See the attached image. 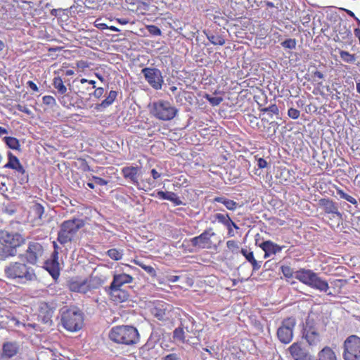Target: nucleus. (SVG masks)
<instances>
[{
    "label": "nucleus",
    "mask_w": 360,
    "mask_h": 360,
    "mask_svg": "<svg viewBox=\"0 0 360 360\" xmlns=\"http://www.w3.org/2000/svg\"><path fill=\"white\" fill-rule=\"evenodd\" d=\"M105 291L109 295L110 299L116 303L126 302L129 297V293L127 290L113 285H110L105 289Z\"/></svg>",
    "instance_id": "a211bd4d"
},
{
    "label": "nucleus",
    "mask_w": 360,
    "mask_h": 360,
    "mask_svg": "<svg viewBox=\"0 0 360 360\" xmlns=\"http://www.w3.org/2000/svg\"><path fill=\"white\" fill-rule=\"evenodd\" d=\"M295 326L296 319L294 316L287 317L282 320L276 332L277 338L281 342L288 344L292 340Z\"/></svg>",
    "instance_id": "9d476101"
},
{
    "label": "nucleus",
    "mask_w": 360,
    "mask_h": 360,
    "mask_svg": "<svg viewBox=\"0 0 360 360\" xmlns=\"http://www.w3.org/2000/svg\"><path fill=\"white\" fill-rule=\"evenodd\" d=\"M288 115L289 117H290L293 120H296L300 117V110H298L294 108H290L288 110Z\"/></svg>",
    "instance_id": "3c124183"
},
{
    "label": "nucleus",
    "mask_w": 360,
    "mask_h": 360,
    "mask_svg": "<svg viewBox=\"0 0 360 360\" xmlns=\"http://www.w3.org/2000/svg\"><path fill=\"white\" fill-rule=\"evenodd\" d=\"M80 85L77 86L78 93L82 95L87 94L91 89L96 88V82L82 78L79 80Z\"/></svg>",
    "instance_id": "cd10ccee"
},
{
    "label": "nucleus",
    "mask_w": 360,
    "mask_h": 360,
    "mask_svg": "<svg viewBox=\"0 0 360 360\" xmlns=\"http://www.w3.org/2000/svg\"><path fill=\"white\" fill-rule=\"evenodd\" d=\"M76 65L78 68L84 70L89 67V63L86 60H81L77 62Z\"/></svg>",
    "instance_id": "bf43d9fd"
},
{
    "label": "nucleus",
    "mask_w": 360,
    "mask_h": 360,
    "mask_svg": "<svg viewBox=\"0 0 360 360\" xmlns=\"http://www.w3.org/2000/svg\"><path fill=\"white\" fill-rule=\"evenodd\" d=\"M7 155L8 162L4 165V168L13 169L15 173L18 174V175H21V184L23 182H28L29 175L26 172L25 169L17 156L13 155L11 152H8Z\"/></svg>",
    "instance_id": "4468645a"
},
{
    "label": "nucleus",
    "mask_w": 360,
    "mask_h": 360,
    "mask_svg": "<svg viewBox=\"0 0 360 360\" xmlns=\"http://www.w3.org/2000/svg\"><path fill=\"white\" fill-rule=\"evenodd\" d=\"M104 94V89L103 87L95 88L93 96L96 98H100Z\"/></svg>",
    "instance_id": "4d7b16f0"
},
{
    "label": "nucleus",
    "mask_w": 360,
    "mask_h": 360,
    "mask_svg": "<svg viewBox=\"0 0 360 360\" xmlns=\"http://www.w3.org/2000/svg\"><path fill=\"white\" fill-rule=\"evenodd\" d=\"M84 224V221L81 219L75 218L64 221L60 226L57 240L62 245L71 242Z\"/></svg>",
    "instance_id": "39448f33"
},
{
    "label": "nucleus",
    "mask_w": 360,
    "mask_h": 360,
    "mask_svg": "<svg viewBox=\"0 0 360 360\" xmlns=\"http://www.w3.org/2000/svg\"><path fill=\"white\" fill-rule=\"evenodd\" d=\"M53 85L59 94H65L66 93L67 87L64 85L63 81L60 77H55L53 78Z\"/></svg>",
    "instance_id": "f704fd0d"
},
{
    "label": "nucleus",
    "mask_w": 360,
    "mask_h": 360,
    "mask_svg": "<svg viewBox=\"0 0 360 360\" xmlns=\"http://www.w3.org/2000/svg\"><path fill=\"white\" fill-rule=\"evenodd\" d=\"M216 236L212 228L205 229L201 234L190 240H185L181 248L188 252H193V249L188 248L191 245L201 249H210L214 246L212 238Z\"/></svg>",
    "instance_id": "0eeeda50"
},
{
    "label": "nucleus",
    "mask_w": 360,
    "mask_h": 360,
    "mask_svg": "<svg viewBox=\"0 0 360 360\" xmlns=\"http://www.w3.org/2000/svg\"><path fill=\"white\" fill-rule=\"evenodd\" d=\"M288 351L294 360H317L300 342H294L288 348Z\"/></svg>",
    "instance_id": "f3484780"
},
{
    "label": "nucleus",
    "mask_w": 360,
    "mask_h": 360,
    "mask_svg": "<svg viewBox=\"0 0 360 360\" xmlns=\"http://www.w3.org/2000/svg\"><path fill=\"white\" fill-rule=\"evenodd\" d=\"M336 193L340 196V198L347 200L351 204L355 205L356 207L358 205V202L355 198L352 195L346 193L342 189L339 187H335Z\"/></svg>",
    "instance_id": "72a5a7b5"
},
{
    "label": "nucleus",
    "mask_w": 360,
    "mask_h": 360,
    "mask_svg": "<svg viewBox=\"0 0 360 360\" xmlns=\"http://www.w3.org/2000/svg\"><path fill=\"white\" fill-rule=\"evenodd\" d=\"M342 358L344 360H360V337L348 336L343 342Z\"/></svg>",
    "instance_id": "1a4fd4ad"
},
{
    "label": "nucleus",
    "mask_w": 360,
    "mask_h": 360,
    "mask_svg": "<svg viewBox=\"0 0 360 360\" xmlns=\"http://www.w3.org/2000/svg\"><path fill=\"white\" fill-rule=\"evenodd\" d=\"M354 34L355 37L359 39V44H360V20H359L358 27H356L354 30Z\"/></svg>",
    "instance_id": "338daca9"
},
{
    "label": "nucleus",
    "mask_w": 360,
    "mask_h": 360,
    "mask_svg": "<svg viewBox=\"0 0 360 360\" xmlns=\"http://www.w3.org/2000/svg\"><path fill=\"white\" fill-rule=\"evenodd\" d=\"M214 219L223 225H229L231 223V217L228 214L217 213L214 214Z\"/></svg>",
    "instance_id": "a19ab883"
},
{
    "label": "nucleus",
    "mask_w": 360,
    "mask_h": 360,
    "mask_svg": "<svg viewBox=\"0 0 360 360\" xmlns=\"http://www.w3.org/2000/svg\"><path fill=\"white\" fill-rule=\"evenodd\" d=\"M132 262L135 264L136 265H138L139 266L141 267L143 270H145L148 274L154 276H155V270L154 268L151 266H148L144 264L139 259H133Z\"/></svg>",
    "instance_id": "4c0bfd02"
},
{
    "label": "nucleus",
    "mask_w": 360,
    "mask_h": 360,
    "mask_svg": "<svg viewBox=\"0 0 360 360\" xmlns=\"http://www.w3.org/2000/svg\"><path fill=\"white\" fill-rule=\"evenodd\" d=\"M58 254L52 252L51 258L45 262V268L54 279H57L60 275V267L58 262Z\"/></svg>",
    "instance_id": "6ab92c4d"
},
{
    "label": "nucleus",
    "mask_w": 360,
    "mask_h": 360,
    "mask_svg": "<svg viewBox=\"0 0 360 360\" xmlns=\"http://www.w3.org/2000/svg\"><path fill=\"white\" fill-rule=\"evenodd\" d=\"M134 277L126 273L115 274L112 277V281L110 285L117 288H123L122 287L126 284H130L133 282Z\"/></svg>",
    "instance_id": "5701e85b"
},
{
    "label": "nucleus",
    "mask_w": 360,
    "mask_h": 360,
    "mask_svg": "<svg viewBox=\"0 0 360 360\" xmlns=\"http://www.w3.org/2000/svg\"><path fill=\"white\" fill-rule=\"evenodd\" d=\"M281 271L287 278H292L295 274V278L300 282L320 292H327L329 289L328 281L311 269L302 268L295 272L291 266L282 265Z\"/></svg>",
    "instance_id": "f257e3e1"
},
{
    "label": "nucleus",
    "mask_w": 360,
    "mask_h": 360,
    "mask_svg": "<svg viewBox=\"0 0 360 360\" xmlns=\"http://www.w3.org/2000/svg\"><path fill=\"white\" fill-rule=\"evenodd\" d=\"M86 283L87 292L99 288L103 283V281L101 277L91 274L89 276L84 278Z\"/></svg>",
    "instance_id": "a878e982"
},
{
    "label": "nucleus",
    "mask_w": 360,
    "mask_h": 360,
    "mask_svg": "<svg viewBox=\"0 0 360 360\" xmlns=\"http://www.w3.org/2000/svg\"><path fill=\"white\" fill-rule=\"evenodd\" d=\"M208 40L214 45L222 46L225 44V39L222 36L219 34L207 35Z\"/></svg>",
    "instance_id": "58836bf2"
},
{
    "label": "nucleus",
    "mask_w": 360,
    "mask_h": 360,
    "mask_svg": "<svg viewBox=\"0 0 360 360\" xmlns=\"http://www.w3.org/2000/svg\"><path fill=\"white\" fill-rule=\"evenodd\" d=\"M34 214L39 219H42L44 214V207L40 203L36 202L32 207Z\"/></svg>",
    "instance_id": "37998d69"
},
{
    "label": "nucleus",
    "mask_w": 360,
    "mask_h": 360,
    "mask_svg": "<svg viewBox=\"0 0 360 360\" xmlns=\"http://www.w3.org/2000/svg\"><path fill=\"white\" fill-rule=\"evenodd\" d=\"M145 79L149 85L155 90L162 89L164 84V78L162 72L155 68H145L141 70Z\"/></svg>",
    "instance_id": "f8f14e48"
},
{
    "label": "nucleus",
    "mask_w": 360,
    "mask_h": 360,
    "mask_svg": "<svg viewBox=\"0 0 360 360\" xmlns=\"http://www.w3.org/2000/svg\"><path fill=\"white\" fill-rule=\"evenodd\" d=\"M146 29L148 32L153 36H160L162 34V32L160 29L154 25H150L146 26Z\"/></svg>",
    "instance_id": "de8ad7c7"
},
{
    "label": "nucleus",
    "mask_w": 360,
    "mask_h": 360,
    "mask_svg": "<svg viewBox=\"0 0 360 360\" xmlns=\"http://www.w3.org/2000/svg\"><path fill=\"white\" fill-rule=\"evenodd\" d=\"M63 327L70 332L80 330L84 325V314L75 307L63 310L60 319Z\"/></svg>",
    "instance_id": "20e7f679"
},
{
    "label": "nucleus",
    "mask_w": 360,
    "mask_h": 360,
    "mask_svg": "<svg viewBox=\"0 0 360 360\" xmlns=\"http://www.w3.org/2000/svg\"><path fill=\"white\" fill-rule=\"evenodd\" d=\"M226 246L233 252L239 249L238 242L233 240H228L226 242Z\"/></svg>",
    "instance_id": "8fccbe9b"
},
{
    "label": "nucleus",
    "mask_w": 360,
    "mask_h": 360,
    "mask_svg": "<svg viewBox=\"0 0 360 360\" xmlns=\"http://www.w3.org/2000/svg\"><path fill=\"white\" fill-rule=\"evenodd\" d=\"M259 246L264 252V258L280 252L283 248V246H280L271 240L264 241Z\"/></svg>",
    "instance_id": "4be33fe9"
},
{
    "label": "nucleus",
    "mask_w": 360,
    "mask_h": 360,
    "mask_svg": "<svg viewBox=\"0 0 360 360\" xmlns=\"http://www.w3.org/2000/svg\"><path fill=\"white\" fill-rule=\"evenodd\" d=\"M15 108L18 109L19 111L22 112L28 115H32V111L30 109L28 108V107L25 105L22 104H17L15 105Z\"/></svg>",
    "instance_id": "5fc2aeb1"
},
{
    "label": "nucleus",
    "mask_w": 360,
    "mask_h": 360,
    "mask_svg": "<svg viewBox=\"0 0 360 360\" xmlns=\"http://www.w3.org/2000/svg\"><path fill=\"white\" fill-rule=\"evenodd\" d=\"M19 352V345L16 342H6L2 346V355L6 358H12Z\"/></svg>",
    "instance_id": "b1692460"
},
{
    "label": "nucleus",
    "mask_w": 360,
    "mask_h": 360,
    "mask_svg": "<svg viewBox=\"0 0 360 360\" xmlns=\"http://www.w3.org/2000/svg\"><path fill=\"white\" fill-rule=\"evenodd\" d=\"M177 112L178 109L168 101L159 100L152 105L151 113L160 120L170 121L176 117Z\"/></svg>",
    "instance_id": "6e6552de"
},
{
    "label": "nucleus",
    "mask_w": 360,
    "mask_h": 360,
    "mask_svg": "<svg viewBox=\"0 0 360 360\" xmlns=\"http://www.w3.org/2000/svg\"><path fill=\"white\" fill-rule=\"evenodd\" d=\"M95 26L100 30H106L108 27V25L105 23L99 22L98 20H96Z\"/></svg>",
    "instance_id": "e2e57ef3"
},
{
    "label": "nucleus",
    "mask_w": 360,
    "mask_h": 360,
    "mask_svg": "<svg viewBox=\"0 0 360 360\" xmlns=\"http://www.w3.org/2000/svg\"><path fill=\"white\" fill-rule=\"evenodd\" d=\"M176 180L177 181L174 184L176 186L188 187L189 186V181L184 175L179 176Z\"/></svg>",
    "instance_id": "49530a36"
},
{
    "label": "nucleus",
    "mask_w": 360,
    "mask_h": 360,
    "mask_svg": "<svg viewBox=\"0 0 360 360\" xmlns=\"http://www.w3.org/2000/svg\"><path fill=\"white\" fill-rule=\"evenodd\" d=\"M43 103L46 105H51L55 103V98L51 96H44L42 98Z\"/></svg>",
    "instance_id": "13d9d810"
},
{
    "label": "nucleus",
    "mask_w": 360,
    "mask_h": 360,
    "mask_svg": "<svg viewBox=\"0 0 360 360\" xmlns=\"http://www.w3.org/2000/svg\"><path fill=\"white\" fill-rule=\"evenodd\" d=\"M109 338L114 342L131 345L139 340L138 330L131 326H117L112 327L109 333Z\"/></svg>",
    "instance_id": "f03ea898"
},
{
    "label": "nucleus",
    "mask_w": 360,
    "mask_h": 360,
    "mask_svg": "<svg viewBox=\"0 0 360 360\" xmlns=\"http://www.w3.org/2000/svg\"><path fill=\"white\" fill-rule=\"evenodd\" d=\"M6 276L10 279H19L23 282L32 281L37 278L34 269L25 263L11 262L5 267Z\"/></svg>",
    "instance_id": "7ed1b4c3"
},
{
    "label": "nucleus",
    "mask_w": 360,
    "mask_h": 360,
    "mask_svg": "<svg viewBox=\"0 0 360 360\" xmlns=\"http://www.w3.org/2000/svg\"><path fill=\"white\" fill-rule=\"evenodd\" d=\"M56 309V303L52 302H41L38 307V318L42 323L51 326L52 318Z\"/></svg>",
    "instance_id": "ddd939ff"
},
{
    "label": "nucleus",
    "mask_w": 360,
    "mask_h": 360,
    "mask_svg": "<svg viewBox=\"0 0 360 360\" xmlns=\"http://www.w3.org/2000/svg\"><path fill=\"white\" fill-rule=\"evenodd\" d=\"M4 139L8 148L13 150H18L20 148V145L18 139L12 136H6Z\"/></svg>",
    "instance_id": "c9c22d12"
},
{
    "label": "nucleus",
    "mask_w": 360,
    "mask_h": 360,
    "mask_svg": "<svg viewBox=\"0 0 360 360\" xmlns=\"http://www.w3.org/2000/svg\"><path fill=\"white\" fill-rule=\"evenodd\" d=\"M157 197H158L160 199L169 200L172 202L174 205H184L180 198L175 193L172 191L165 192L162 191H158L157 192Z\"/></svg>",
    "instance_id": "393cba45"
},
{
    "label": "nucleus",
    "mask_w": 360,
    "mask_h": 360,
    "mask_svg": "<svg viewBox=\"0 0 360 360\" xmlns=\"http://www.w3.org/2000/svg\"><path fill=\"white\" fill-rule=\"evenodd\" d=\"M91 179L94 181L95 184L99 186H106L108 184V181L96 176H93Z\"/></svg>",
    "instance_id": "6e6d98bb"
},
{
    "label": "nucleus",
    "mask_w": 360,
    "mask_h": 360,
    "mask_svg": "<svg viewBox=\"0 0 360 360\" xmlns=\"http://www.w3.org/2000/svg\"><path fill=\"white\" fill-rule=\"evenodd\" d=\"M44 254V249L39 242H30L25 254L20 255L21 259L24 258L28 264L34 265Z\"/></svg>",
    "instance_id": "9b49d317"
},
{
    "label": "nucleus",
    "mask_w": 360,
    "mask_h": 360,
    "mask_svg": "<svg viewBox=\"0 0 360 360\" xmlns=\"http://www.w3.org/2000/svg\"><path fill=\"white\" fill-rule=\"evenodd\" d=\"M185 330L189 332L188 326L186 325V321H181V325L174 329L173 332V338L176 341L181 343L186 342Z\"/></svg>",
    "instance_id": "c85d7f7f"
},
{
    "label": "nucleus",
    "mask_w": 360,
    "mask_h": 360,
    "mask_svg": "<svg viewBox=\"0 0 360 360\" xmlns=\"http://www.w3.org/2000/svg\"><path fill=\"white\" fill-rule=\"evenodd\" d=\"M213 202L223 204L229 210L233 211L238 207V203L233 200L228 199L225 197L217 196L213 199Z\"/></svg>",
    "instance_id": "2f4dec72"
},
{
    "label": "nucleus",
    "mask_w": 360,
    "mask_h": 360,
    "mask_svg": "<svg viewBox=\"0 0 360 360\" xmlns=\"http://www.w3.org/2000/svg\"><path fill=\"white\" fill-rule=\"evenodd\" d=\"M305 339L310 345H316L320 342L319 334L312 330H308L305 334Z\"/></svg>",
    "instance_id": "473e14b6"
},
{
    "label": "nucleus",
    "mask_w": 360,
    "mask_h": 360,
    "mask_svg": "<svg viewBox=\"0 0 360 360\" xmlns=\"http://www.w3.org/2000/svg\"><path fill=\"white\" fill-rule=\"evenodd\" d=\"M250 263L252 264L254 271H257L261 267L259 262H258L255 258Z\"/></svg>",
    "instance_id": "680f3d73"
},
{
    "label": "nucleus",
    "mask_w": 360,
    "mask_h": 360,
    "mask_svg": "<svg viewBox=\"0 0 360 360\" xmlns=\"http://www.w3.org/2000/svg\"><path fill=\"white\" fill-rule=\"evenodd\" d=\"M297 41L295 39H287L281 43V46L285 49H295L296 48Z\"/></svg>",
    "instance_id": "a18cd8bd"
},
{
    "label": "nucleus",
    "mask_w": 360,
    "mask_h": 360,
    "mask_svg": "<svg viewBox=\"0 0 360 360\" xmlns=\"http://www.w3.org/2000/svg\"><path fill=\"white\" fill-rule=\"evenodd\" d=\"M58 254L52 252L51 258L45 262V268L54 279H57L60 275V267L58 262Z\"/></svg>",
    "instance_id": "aec40b11"
},
{
    "label": "nucleus",
    "mask_w": 360,
    "mask_h": 360,
    "mask_svg": "<svg viewBox=\"0 0 360 360\" xmlns=\"http://www.w3.org/2000/svg\"><path fill=\"white\" fill-rule=\"evenodd\" d=\"M317 360H338V357L331 347L326 346L319 352Z\"/></svg>",
    "instance_id": "c756f323"
},
{
    "label": "nucleus",
    "mask_w": 360,
    "mask_h": 360,
    "mask_svg": "<svg viewBox=\"0 0 360 360\" xmlns=\"http://www.w3.org/2000/svg\"><path fill=\"white\" fill-rule=\"evenodd\" d=\"M86 285V283H85L84 279H82L81 277L76 276L71 278L68 281L67 285L68 289L72 292L86 294L88 292Z\"/></svg>",
    "instance_id": "412c9836"
},
{
    "label": "nucleus",
    "mask_w": 360,
    "mask_h": 360,
    "mask_svg": "<svg viewBox=\"0 0 360 360\" xmlns=\"http://www.w3.org/2000/svg\"><path fill=\"white\" fill-rule=\"evenodd\" d=\"M117 96V91L111 90L108 96L101 103L96 105L95 109L101 110L102 108H106L112 105Z\"/></svg>",
    "instance_id": "7c9ffc66"
},
{
    "label": "nucleus",
    "mask_w": 360,
    "mask_h": 360,
    "mask_svg": "<svg viewBox=\"0 0 360 360\" xmlns=\"http://www.w3.org/2000/svg\"><path fill=\"white\" fill-rule=\"evenodd\" d=\"M319 206L326 214H330V219H336L338 224L342 220V215L338 210L337 204L330 198H321L319 200Z\"/></svg>",
    "instance_id": "dca6fc26"
},
{
    "label": "nucleus",
    "mask_w": 360,
    "mask_h": 360,
    "mask_svg": "<svg viewBox=\"0 0 360 360\" xmlns=\"http://www.w3.org/2000/svg\"><path fill=\"white\" fill-rule=\"evenodd\" d=\"M339 54L340 58L345 63H353L356 60L355 55L352 54L347 51L339 50Z\"/></svg>",
    "instance_id": "e433bc0d"
},
{
    "label": "nucleus",
    "mask_w": 360,
    "mask_h": 360,
    "mask_svg": "<svg viewBox=\"0 0 360 360\" xmlns=\"http://www.w3.org/2000/svg\"><path fill=\"white\" fill-rule=\"evenodd\" d=\"M107 255L115 261L120 260L122 258V252L116 249L112 248L107 251Z\"/></svg>",
    "instance_id": "ea45409f"
},
{
    "label": "nucleus",
    "mask_w": 360,
    "mask_h": 360,
    "mask_svg": "<svg viewBox=\"0 0 360 360\" xmlns=\"http://www.w3.org/2000/svg\"><path fill=\"white\" fill-rule=\"evenodd\" d=\"M20 325L22 326L26 329L32 328L36 331L40 330L39 326L37 323H22L18 321L16 322V326H20Z\"/></svg>",
    "instance_id": "09e8293b"
},
{
    "label": "nucleus",
    "mask_w": 360,
    "mask_h": 360,
    "mask_svg": "<svg viewBox=\"0 0 360 360\" xmlns=\"http://www.w3.org/2000/svg\"><path fill=\"white\" fill-rule=\"evenodd\" d=\"M240 252L249 262H250L255 258L253 252L248 251L246 249L242 248Z\"/></svg>",
    "instance_id": "864d4df0"
},
{
    "label": "nucleus",
    "mask_w": 360,
    "mask_h": 360,
    "mask_svg": "<svg viewBox=\"0 0 360 360\" xmlns=\"http://www.w3.org/2000/svg\"><path fill=\"white\" fill-rule=\"evenodd\" d=\"M28 86L34 91H38V86L37 85L32 81H28L27 82Z\"/></svg>",
    "instance_id": "0e129e2a"
},
{
    "label": "nucleus",
    "mask_w": 360,
    "mask_h": 360,
    "mask_svg": "<svg viewBox=\"0 0 360 360\" xmlns=\"http://www.w3.org/2000/svg\"><path fill=\"white\" fill-rule=\"evenodd\" d=\"M173 307L163 301H158L153 310V314L159 321H167L172 318Z\"/></svg>",
    "instance_id": "2eb2a0df"
},
{
    "label": "nucleus",
    "mask_w": 360,
    "mask_h": 360,
    "mask_svg": "<svg viewBox=\"0 0 360 360\" xmlns=\"http://www.w3.org/2000/svg\"><path fill=\"white\" fill-rule=\"evenodd\" d=\"M225 226L228 230V235L231 237L234 236L233 228L238 229V226L232 219L231 220V223L229 225H226Z\"/></svg>",
    "instance_id": "603ef678"
},
{
    "label": "nucleus",
    "mask_w": 360,
    "mask_h": 360,
    "mask_svg": "<svg viewBox=\"0 0 360 360\" xmlns=\"http://www.w3.org/2000/svg\"><path fill=\"white\" fill-rule=\"evenodd\" d=\"M261 111L264 112H269L270 117H272L273 115H276L277 117L279 115V110L278 106L276 104H271L269 107L264 108L261 109Z\"/></svg>",
    "instance_id": "c03bdc74"
},
{
    "label": "nucleus",
    "mask_w": 360,
    "mask_h": 360,
    "mask_svg": "<svg viewBox=\"0 0 360 360\" xmlns=\"http://www.w3.org/2000/svg\"><path fill=\"white\" fill-rule=\"evenodd\" d=\"M162 360H177L176 354H169L167 355Z\"/></svg>",
    "instance_id": "774afa93"
},
{
    "label": "nucleus",
    "mask_w": 360,
    "mask_h": 360,
    "mask_svg": "<svg viewBox=\"0 0 360 360\" xmlns=\"http://www.w3.org/2000/svg\"><path fill=\"white\" fill-rule=\"evenodd\" d=\"M122 174L126 179H130L134 184L137 183L138 167H124L121 170Z\"/></svg>",
    "instance_id": "bb28decb"
},
{
    "label": "nucleus",
    "mask_w": 360,
    "mask_h": 360,
    "mask_svg": "<svg viewBox=\"0 0 360 360\" xmlns=\"http://www.w3.org/2000/svg\"><path fill=\"white\" fill-rule=\"evenodd\" d=\"M257 166L260 169L265 168L267 166V162L264 158H259L257 160Z\"/></svg>",
    "instance_id": "052dcab7"
},
{
    "label": "nucleus",
    "mask_w": 360,
    "mask_h": 360,
    "mask_svg": "<svg viewBox=\"0 0 360 360\" xmlns=\"http://www.w3.org/2000/svg\"><path fill=\"white\" fill-rule=\"evenodd\" d=\"M203 97L207 100L212 106L219 105L223 101V98L221 96H212L208 94H205Z\"/></svg>",
    "instance_id": "79ce46f5"
},
{
    "label": "nucleus",
    "mask_w": 360,
    "mask_h": 360,
    "mask_svg": "<svg viewBox=\"0 0 360 360\" xmlns=\"http://www.w3.org/2000/svg\"><path fill=\"white\" fill-rule=\"evenodd\" d=\"M0 243L6 248V256L13 257L17 255V248L25 244V238L19 233L1 230Z\"/></svg>",
    "instance_id": "423d86ee"
},
{
    "label": "nucleus",
    "mask_w": 360,
    "mask_h": 360,
    "mask_svg": "<svg viewBox=\"0 0 360 360\" xmlns=\"http://www.w3.org/2000/svg\"><path fill=\"white\" fill-rule=\"evenodd\" d=\"M150 172L154 180H157L161 176V174L155 169H153Z\"/></svg>",
    "instance_id": "69168bd1"
}]
</instances>
